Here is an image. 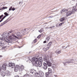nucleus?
Segmentation results:
<instances>
[{
  "label": "nucleus",
  "mask_w": 77,
  "mask_h": 77,
  "mask_svg": "<svg viewBox=\"0 0 77 77\" xmlns=\"http://www.w3.org/2000/svg\"><path fill=\"white\" fill-rule=\"evenodd\" d=\"M52 71L51 70V69L50 68H49L48 69V72L49 74H50V73H51Z\"/></svg>",
  "instance_id": "f3484780"
},
{
  "label": "nucleus",
  "mask_w": 77,
  "mask_h": 77,
  "mask_svg": "<svg viewBox=\"0 0 77 77\" xmlns=\"http://www.w3.org/2000/svg\"><path fill=\"white\" fill-rule=\"evenodd\" d=\"M72 0V1H75V0Z\"/></svg>",
  "instance_id": "3c124183"
},
{
  "label": "nucleus",
  "mask_w": 77,
  "mask_h": 77,
  "mask_svg": "<svg viewBox=\"0 0 77 77\" xmlns=\"http://www.w3.org/2000/svg\"><path fill=\"white\" fill-rule=\"evenodd\" d=\"M55 26H51L50 27V28L51 29H52V28H53V27H54Z\"/></svg>",
  "instance_id": "473e14b6"
},
{
  "label": "nucleus",
  "mask_w": 77,
  "mask_h": 77,
  "mask_svg": "<svg viewBox=\"0 0 77 77\" xmlns=\"http://www.w3.org/2000/svg\"><path fill=\"white\" fill-rule=\"evenodd\" d=\"M48 73H46V77H48Z\"/></svg>",
  "instance_id": "bb28decb"
},
{
  "label": "nucleus",
  "mask_w": 77,
  "mask_h": 77,
  "mask_svg": "<svg viewBox=\"0 0 77 77\" xmlns=\"http://www.w3.org/2000/svg\"><path fill=\"white\" fill-rule=\"evenodd\" d=\"M47 42L46 40L44 42V43H46Z\"/></svg>",
  "instance_id": "58836bf2"
},
{
  "label": "nucleus",
  "mask_w": 77,
  "mask_h": 77,
  "mask_svg": "<svg viewBox=\"0 0 77 77\" xmlns=\"http://www.w3.org/2000/svg\"><path fill=\"white\" fill-rule=\"evenodd\" d=\"M64 10H63L61 11V14H64L65 12H64Z\"/></svg>",
  "instance_id": "412c9836"
},
{
  "label": "nucleus",
  "mask_w": 77,
  "mask_h": 77,
  "mask_svg": "<svg viewBox=\"0 0 77 77\" xmlns=\"http://www.w3.org/2000/svg\"><path fill=\"white\" fill-rule=\"evenodd\" d=\"M12 66H14L15 63H12Z\"/></svg>",
  "instance_id": "e433bc0d"
},
{
  "label": "nucleus",
  "mask_w": 77,
  "mask_h": 77,
  "mask_svg": "<svg viewBox=\"0 0 77 77\" xmlns=\"http://www.w3.org/2000/svg\"><path fill=\"white\" fill-rule=\"evenodd\" d=\"M45 48H46V50H48V49H49V47H46Z\"/></svg>",
  "instance_id": "2f4dec72"
},
{
  "label": "nucleus",
  "mask_w": 77,
  "mask_h": 77,
  "mask_svg": "<svg viewBox=\"0 0 77 77\" xmlns=\"http://www.w3.org/2000/svg\"><path fill=\"white\" fill-rule=\"evenodd\" d=\"M44 61L47 62L49 61V58L48 57H47L46 56H45L44 57Z\"/></svg>",
  "instance_id": "9d476101"
},
{
  "label": "nucleus",
  "mask_w": 77,
  "mask_h": 77,
  "mask_svg": "<svg viewBox=\"0 0 77 77\" xmlns=\"http://www.w3.org/2000/svg\"><path fill=\"white\" fill-rule=\"evenodd\" d=\"M9 17L5 21H4L3 23H2L1 24V25H0V27H1V26H3V25H4L5 24H6V23H7V22H8V21H10V20H9Z\"/></svg>",
  "instance_id": "0eeeda50"
},
{
  "label": "nucleus",
  "mask_w": 77,
  "mask_h": 77,
  "mask_svg": "<svg viewBox=\"0 0 77 77\" xmlns=\"http://www.w3.org/2000/svg\"><path fill=\"white\" fill-rule=\"evenodd\" d=\"M75 11H77V8L76 9V11L75 10Z\"/></svg>",
  "instance_id": "603ef678"
},
{
  "label": "nucleus",
  "mask_w": 77,
  "mask_h": 77,
  "mask_svg": "<svg viewBox=\"0 0 77 77\" xmlns=\"http://www.w3.org/2000/svg\"><path fill=\"white\" fill-rule=\"evenodd\" d=\"M21 4H22V3H23V2H20L19 3V4H21Z\"/></svg>",
  "instance_id": "a19ab883"
},
{
  "label": "nucleus",
  "mask_w": 77,
  "mask_h": 77,
  "mask_svg": "<svg viewBox=\"0 0 77 77\" xmlns=\"http://www.w3.org/2000/svg\"><path fill=\"white\" fill-rule=\"evenodd\" d=\"M10 32L11 33H12V31H10Z\"/></svg>",
  "instance_id": "8fccbe9b"
},
{
  "label": "nucleus",
  "mask_w": 77,
  "mask_h": 77,
  "mask_svg": "<svg viewBox=\"0 0 77 77\" xmlns=\"http://www.w3.org/2000/svg\"><path fill=\"white\" fill-rule=\"evenodd\" d=\"M43 31V29H41L40 30H38V32H40V33H42V32Z\"/></svg>",
  "instance_id": "b1692460"
},
{
  "label": "nucleus",
  "mask_w": 77,
  "mask_h": 77,
  "mask_svg": "<svg viewBox=\"0 0 77 77\" xmlns=\"http://www.w3.org/2000/svg\"><path fill=\"white\" fill-rule=\"evenodd\" d=\"M15 8H13L12 9V11H15Z\"/></svg>",
  "instance_id": "f704fd0d"
},
{
  "label": "nucleus",
  "mask_w": 77,
  "mask_h": 77,
  "mask_svg": "<svg viewBox=\"0 0 77 77\" xmlns=\"http://www.w3.org/2000/svg\"><path fill=\"white\" fill-rule=\"evenodd\" d=\"M12 6L9 9V11H11L12 10Z\"/></svg>",
  "instance_id": "cd10ccee"
},
{
  "label": "nucleus",
  "mask_w": 77,
  "mask_h": 77,
  "mask_svg": "<svg viewBox=\"0 0 77 77\" xmlns=\"http://www.w3.org/2000/svg\"><path fill=\"white\" fill-rule=\"evenodd\" d=\"M51 44H52V43H51V42H50L48 44V46H50Z\"/></svg>",
  "instance_id": "a878e982"
},
{
  "label": "nucleus",
  "mask_w": 77,
  "mask_h": 77,
  "mask_svg": "<svg viewBox=\"0 0 77 77\" xmlns=\"http://www.w3.org/2000/svg\"><path fill=\"white\" fill-rule=\"evenodd\" d=\"M15 77H18V75L15 76Z\"/></svg>",
  "instance_id": "09e8293b"
},
{
  "label": "nucleus",
  "mask_w": 77,
  "mask_h": 77,
  "mask_svg": "<svg viewBox=\"0 0 77 77\" xmlns=\"http://www.w3.org/2000/svg\"><path fill=\"white\" fill-rule=\"evenodd\" d=\"M5 75H7V76H10L11 75V72L7 70V71L6 72V73L5 74Z\"/></svg>",
  "instance_id": "9b49d317"
},
{
  "label": "nucleus",
  "mask_w": 77,
  "mask_h": 77,
  "mask_svg": "<svg viewBox=\"0 0 77 77\" xmlns=\"http://www.w3.org/2000/svg\"><path fill=\"white\" fill-rule=\"evenodd\" d=\"M62 26V24L61 23H60L59 24V26Z\"/></svg>",
  "instance_id": "79ce46f5"
},
{
  "label": "nucleus",
  "mask_w": 77,
  "mask_h": 77,
  "mask_svg": "<svg viewBox=\"0 0 77 77\" xmlns=\"http://www.w3.org/2000/svg\"><path fill=\"white\" fill-rule=\"evenodd\" d=\"M54 77H57V75H54Z\"/></svg>",
  "instance_id": "49530a36"
},
{
  "label": "nucleus",
  "mask_w": 77,
  "mask_h": 77,
  "mask_svg": "<svg viewBox=\"0 0 77 77\" xmlns=\"http://www.w3.org/2000/svg\"><path fill=\"white\" fill-rule=\"evenodd\" d=\"M64 23H61V25H62V24H63Z\"/></svg>",
  "instance_id": "de8ad7c7"
},
{
  "label": "nucleus",
  "mask_w": 77,
  "mask_h": 77,
  "mask_svg": "<svg viewBox=\"0 0 77 77\" xmlns=\"http://www.w3.org/2000/svg\"><path fill=\"white\" fill-rule=\"evenodd\" d=\"M50 37H48L46 38V40L47 42H48V41H49L50 40Z\"/></svg>",
  "instance_id": "a211bd4d"
},
{
  "label": "nucleus",
  "mask_w": 77,
  "mask_h": 77,
  "mask_svg": "<svg viewBox=\"0 0 77 77\" xmlns=\"http://www.w3.org/2000/svg\"><path fill=\"white\" fill-rule=\"evenodd\" d=\"M57 53H58V54H60V53H61V52L60 51H59L58 50L57 51Z\"/></svg>",
  "instance_id": "5701e85b"
},
{
  "label": "nucleus",
  "mask_w": 77,
  "mask_h": 77,
  "mask_svg": "<svg viewBox=\"0 0 77 77\" xmlns=\"http://www.w3.org/2000/svg\"><path fill=\"white\" fill-rule=\"evenodd\" d=\"M3 17V15H2L1 16H0V19H1V18H2V17Z\"/></svg>",
  "instance_id": "7c9ffc66"
},
{
  "label": "nucleus",
  "mask_w": 77,
  "mask_h": 77,
  "mask_svg": "<svg viewBox=\"0 0 77 77\" xmlns=\"http://www.w3.org/2000/svg\"><path fill=\"white\" fill-rule=\"evenodd\" d=\"M68 47H69V46H68Z\"/></svg>",
  "instance_id": "5fc2aeb1"
},
{
  "label": "nucleus",
  "mask_w": 77,
  "mask_h": 77,
  "mask_svg": "<svg viewBox=\"0 0 77 77\" xmlns=\"http://www.w3.org/2000/svg\"><path fill=\"white\" fill-rule=\"evenodd\" d=\"M3 46H4L3 42L2 41H0V46H1V47H2Z\"/></svg>",
  "instance_id": "2eb2a0df"
},
{
  "label": "nucleus",
  "mask_w": 77,
  "mask_h": 77,
  "mask_svg": "<svg viewBox=\"0 0 77 77\" xmlns=\"http://www.w3.org/2000/svg\"><path fill=\"white\" fill-rule=\"evenodd\" d=\"M2 71V68H1V67L0 66V71Z\"/></svg>",
  "instance_id": "37998d69"
},
{
  "label": "nucleus",
  "mask_w": 77,
  "mask_h": 77,
  "mask_svg": "<svg viewBox=\"0 0 77 77\" xmlns=\"http://www.w3.org/2000/svg\"><path fill=\"white\" fill-rule=\"evenodd\" d=\"M48 67L47 64L45 63H43L42 65V68L44 69H47Z\"/></svg>",
  "instance_id": "423d86ee"
},
{
  "label": "nucleus",
  "mask_w": 77,
  "mask_h": 77,
  "mask_svg": "<svg viewBox=\"0 0 77 77\" xmlns=\"http://www.w3.org/2000/svg\"><path fill=\"white\" fill-rule=\"evenodd\" d=\"M20 66L18 65H16L14 68V71L15 72H17L18 70H19V72H22L23 70L24 69V66L23 65H21L20 67Z\"/></svg>",
  "instance_id": "7ed1b4c3"
},
{
  "label": "nucleus",
  "mask_w": 77,
  "mask_h": 77,
  "mask_svg": "<svg viewBox=\"0 0 77 77\" xmlns=\"http://www.w3.org/2000/svg\"><path fill=\"white\" fill-rule=\"evenodd\" d=\"M47 64L48 65V66H51V62L50 61H47Z\"/></svg>",
  "instance_id": "f8f14e48"
},
{
  "label": "nucleus",
  "mask_w": 77,
  "mask_h": 77,
  "mask_svg": "<svg viewBox=\"0 0 77 77\" xmlns=\"http://www.w3.org/2000/svg\"><path fill=\"white\" fill-rule=\"evenodd\" d=\"M4 14L5 15V16H4V17L2 18L4 19H5V18L6 17L9 15V14H8L7 12H5L4 13Z\"/></svg>",
  "instance_id": "4468645a"
},
{
  "label": "nucleus",
  "mask_w": 77,
  "mask_h": 77,
  "mask_svg": "<svg viewBox=\"0 0 77 77\" xmlns=\"http://www.w3.org/2000/svg\"><path fill=\"white\" fill-rule=\"evenodd\" d=\"M30 61L32 62L34 66H38L39 67H41L42 66V63L43 62V58L40 57L38 59L37 58L34 57L32 58Z\"/></svg>",
  "instance_id": "f257e3e1"
},
{
  "label": "nucleus",
  "mask_w": 77,
  "mask_h": 77,
  "mask_svg": "<svg viewBox=\"0 0 77 77\" xmlns=\"http://www.w3.org/2000/svg\"><path fill=\"white\" fill-rule=\"evenodd\" d=\"M65 20V18L64 17H62V18H61L60 20V21H61V22H62V21H63Z\"/></svg>",
  "instance_id": "dca6fc26"
},
{
  "label": "nucleus",
  "mask_w": 77,
  "mask_h": 77,
  "mask_svg": "<svg viewBox=\"0 0 77 77\" xmlns=\"http://www.w3.org/2000/svg\"><path fill=\"white\" fill-rule=\"evenodd\" d=\"M15 37L16 39H19V38L22 37V34L19 32L17 33V36L15 35Z\"/></svg>",
  "instance_id": "39448f33"
},
{
  "label": "nucleus",
  "mask_w": 77,
  "mask_h": 77,
  "mask_svg": "<svg viewBox=\"0 0 77 77\" xmlns=\"http://www.w3.org/2000/svg\"><path fill=\"white\" fill-rule=\"evenodd\" d=\"M7 8L6 7H3L2 8L0 9V11L2 10V9H7Z\"/></svg>",
  "instance_id": "4be33fe9"
},
{
  "label": "nucleus",
  "mask_w": 77,
  "mask_h": 77,
  "mask_svg": "<svg viewBox=\"0 0 77 77\" xmlns=\"http://www.w3.org/2000/svg\"><path fill=\"white\" fill-rule=\"evenodd\" d=\"M3 57V56L2 55H0V57Z\"/></svg>",
  "instance_id": "a18cd8bd"
},
{
  "label": "nucleus",
  "mask_w": 77,
  "mask_h": 77,
  "mask_svg": "<svg viewBox=\"0 0 77 77\" xmlns=\"http://www.w3.org/2000/svg\"><path fill=\"white\" fill-rule=\"evenodd\" d=\"M9 33L8 32H5L3 33L2 35V38H0V40H2V41H4L5 40V41L7 42H12V40H14V39L15 38L14 34H12L11 35H10L8 37V39H7V36L6 35H8Z\"/></svg>",
  "instance_id": "f03ea898"
},
{
  "label": "nucleus",
  "mask_w": 77,
  "mask_h": 77,
  "mask_svg": "<svg viewBox=\"0 0 77 77\" xmlns=\"http://www.w3.org/2000/svg\"><path fill=\"white\" fill-rule=\"evenodd\" d=\"M34 71H35V70H34V69H33L30 72L32 74H33V73H34Z\"/></svg>",
  "instance_id": "393cba45"
},
{
  "label": "nucleus",
  "mask_w": 77,
  "mask_h": 77,
  "mask_svg": "<svg viewBox=\"0 0 77 77\" xmlns=\"http://www.w3.org/2000/svg\"><path fill=\"white\" fill-rule=\"evenodd\" d=\"M0 74L3 77H4V76H5V75H6V73L5 72L2 71V70L0 71Z\"/></svg>",
  "instance_id": "1a4fd4ad"
},
{
  "label": "nucleus",
  "mask_w": 77,
  "mask_h": 77,
  "mask_svg": "<svg viewBox=\"0 0 77 77\" xmlns=\"http://www.w3.org/2000/svg\"><path fill=\"white\" fill-rule=\"evenodd\" d=\"M4 20L3 18L0 20V22H2Z\"/></svg>",
  "instance_id": "4c0bfd02"
},
{
  "label": "nucleus",
  "mask_w": 77,
  "mask_h": 77,
  "mask_svg": "<svg viewBox=\"0 0 77 77\" xmlns=\"http://www.w3.org/2000/svg\"><path fill=\"white\" fill-rule=\"evenodd\" d=\"M67 47H66L65 48H66Z\"/></svg>",
  "instance_id": "864d4df0"
},
{
  "label": "nucleus",
  "mask_w": 77,
  "mask_h": 77,
  "mask_svg": "<svg viewBox=\"0 0 77 77\" xmlns=\"http://www.w3.org/2000/svg\"><path fill=\"white\" fill-rule=\"evenodd\" d=\"M43 50H44V51H46V50H47V49L45 47V48H44L43 49Z\"/></svg>",
  "instance_id": "c85d7f7f"
},
{
  "label": "nucleus",
  "mask_w": 77,
  "mask_h": 77,
  "mask_svg": "<svg viewBox=\"0 0 77 77\" xmlns=\"http://www.w3.org/2000/svg\"><path fill=\"white\" fill-rule=\"evenodd\" d=\"M12 66V63H9L8 65V66L9 67Z\"/></svg>",
  "instance_id": "6ab92c4d"
},
{
  "label": "nucleus",
  "mask_w": 77,
  "mask_h": 77,
  "mask_svg": "<svg viewBox=\"0 0 77 77\" xmlns=\"http://www.w3.org/2000/svg\"><path fill=\"white\" fill-rule=\"evenodd\" d=\"M39 74L42 77V76L44 75V73H43V72H40L39 73Z\"/></svg>",
  "instance_id": "aec40b11"
},
{
  "label": "nucleus",
  "mask_w": 77,
  "mask_h": 77,
  "mask_svg": "<svg viewBox=\"0 0 77 77\" xmlns=\"http://www.w3.org/2000/svg\"><path fill=\"white\" fill-rule=\"evenodd\" d=\"M71 11H70L67 12L66 15V16H69L71 15L72 14H74L75 12V9H76V6H75L73 7L72 8H70Z\"/></svg>",
  "instance_id": "20e7f679"
},
{
  "label": "nucleus",
  "mask_w": 77,
  "mask_h": 77,
  "mask_svg": "<svg viewBox=\"0 0 77 77\" xmlns=\"http://www.w3.org/2000/svg\"><path fill=\"white\" fill-rule=\"evenodd\" d=\"M65 46H63L62 47V48H65Z\"/></svg>",
  "instance_id": "ea45409f"
},
{
  "label": "nucleus",
  "mask_w": 77,
  "mask_h": 77,
  "mask_svg": "<svg viewBox=\"0 0 77 77\" xmlns=\"http://www.w3.org/2000/svg\"><path fill=\"white\" fill-rule=\"evenodd\" d=\"M73 60H71V61H67L65 62V63H64V65H65L66 63H72V61Z\"/></svg>",
  "instance_id": "ddd939ff"
},
{
  "label": "nucleus",
  "mask_w": 77,
  "mask_h": 77,
  "mask_svg": "<svg viewBox=\"0 0 77 77\" xmlns=\"http://www.w3.org/2000/svg\"><path fill=\"white\" fill-rule=\"evenodd\" d=\"M6 66H7V64L6 63L4 64L2 66V69H3L4 70H6Z\"/></svg>",
  "instance_id": "6e6552de"
},
{
  "label": "nucleus",
  "mask_w": 77,
  "mask_h": 77,
  "mask_svg": "<svg viewBox=\"0 0 77 77\" xmlns=\"http://www.w3.org/2000/svg\"><path fill=\"white\" fill-rule=\"evenodd\" d=\"M46 29H50V27H47L46 28Z\"/></svg>",
  "instance_id": "c03bdc74"
},
{
  "label": "nucleus",
  "mask_w": 77,
  "mask_h": 77,
  "mask_svg": "<svg viewBox=\"0 0 77 77\" xmlns=\"http://www.w3.org/2000/svg\"><path fill=\"white\" fill-rule=\"evenodd\" d=\"M36 40L35 39V40H34V43H36Z\"/></svg>",
  "instance_id": "c9c22d12"
},
{
  "label": "nucleus",
  "mask_w": 77,
  "mask_h": 77,
  "mask_svg": "<svg viewBox=\"0 0 77 77\" xmlns=\"http://www.w3.org/2000/svg\"><path fill=\"white\" fill-rule=\"evenodd\" d=\"M41 37V35H39L38 37H37V38H38V39H39V38H40Z\"/></svg>",
  "instance_id": "72a5a7b5"
},
{
  "label": "nucleus",
  "mask_w": 77,
  "mask_h": 77,
  "mask_svg": "<svg viewBox=\"0 0 77 77\" xmlns=\"http://www.w3.org/2000/svg\"><path fill=\"white\" fill-rule=\"evenodd\" d=\"M68 12V10H64V13H65V12Z\"/></svg>",
  "instance_id": "c756f323"
}]
</instances>
